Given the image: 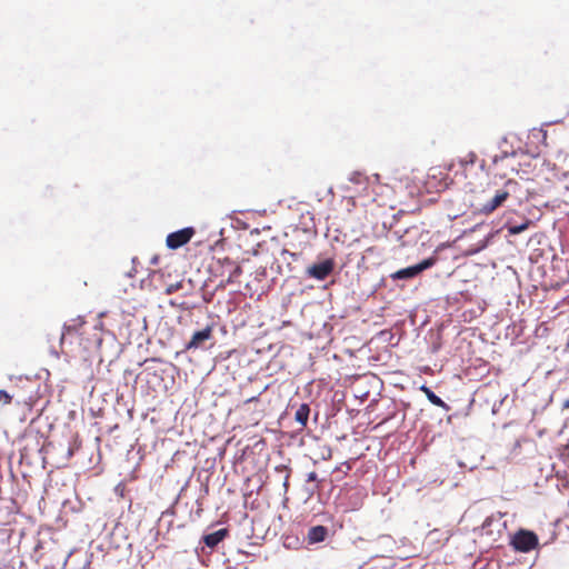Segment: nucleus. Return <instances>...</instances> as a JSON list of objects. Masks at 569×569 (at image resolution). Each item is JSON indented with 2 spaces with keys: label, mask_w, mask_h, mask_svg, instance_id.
Returning a JSON list of instances; mask_svg holds the SVG:
<instances>
[{
  "label": "nucleus",
  "mask_w": 569,
  "mask_h": 569,
  "mask_svg": "<svg viewBox=\"0 0 569 569\" xmlns=\"http://www.w3.org/2000/svg\"><path fill=\"white\" fill-rule=\"evenodd\" d=\"M157 283H158V284H166V283H168V282L166 281V277H164V278H162L161 280H157Z\"/></svg>",
  "instance_id": "obj_22"
},
{
  "label": "nucleus",
  "mask_w": 569,
  "mask_h": 569,
  "mask_svg": "<svg viewBox=\"0 0 569 569\" xmlns=\"http://www.w3.org/2000/svg\"><path fill=\"white\" fill-rule=\"evenodd\" d=\"M310 413V408L307 403H302L295 413V419L297 422H299L302 427H305L308 422Z\"/></svg>",
  "instance_id": "obj_11"
},
{
  "label": "nucleus",
  "mask_w": 569,
  "mask_h": 569,
  "mask_svg": "<svg viewBox=\"0 0 569 569\" xmlns=\"http://www.w3.org/2000/svg\"><path fill=\"white\" fill-rule=\"evenodd\" d=\"M213 339V325H209L202 330L196 331L189 342L186 345V350H197L204 348L206 342Z\"/></svg>",
  "instance_id": "obj_5"
},
{
  "label": "nucleus",
  "mask_w": 569,
  "mask_h": 569,
  "mask_svg": "<svg viewBox=\"0 0 569 569\" xmlns=\"http://www.w3.org/2000/svg\"><path fill=\"white\" fill-rule=\"evenodd\" d=\"M475 159H476V154L475 153H470L469 160H470L471 163L475 162Z\"/></svg>",
  "instance_id": "obj_23"
},
{
  "label": "nucleus",
  "mask_w": 569,
  "mask_h": 569,
  "mask_svg": "<svg viewBox=\"0 0 569 569\" xmlns=\"http://www.w3.org/2000/svg\"><path fill=\"white\" fill-rule=\"evenodd\" d=\"M360 179H361V174L360 173H355L352 177H351V181H355V182H360Z\"/></svg>",
  "instance_id": "obj_19"
},
{
  "label": "nucleus",
  "mask_w": 569,
  "mask_h": 569,
  "mask_svg": "<svg viewBox=\"0 0 569 569\" xmlns=\"http://www.w3.org/2000/svg\"><path fill=\"white\" fill-rule=\"evenodd\" d=\"M71 322L72 323H67L63 326V332L60 338V343H61V348H62L63 352H66L63 350V346L66 343L67 335H70L72 332H78L79 329L84 325V321L82 320V318L73 319Z\"/></svg>",
  "instance_id": "obj_9"
},
{
  "label": "nucleus",
  "mask_w": 569,
  "mask_h": 569,
  "mask_svg": "<svg viewBox=\"0 0 569 569\" xmlns=\"http://www.w3.org/2000/svg\"><path fill=\"white\" fill-rule=\"evenodd\" d=\"M224 262H226V263H228V264H230V266H232V264H233V263H232L228 258H226V259H224Z\"/></svg>",
  "instance_id": "obj_24"
},
{
  "label": "nucleus",
  "mask_w": 569,
  "mask_h": 569,
  "mask_svg": "<svg viewBox=\"0 0 569 569\" xmlns=\"http://www.w3.org/2000/svg\"><path fill=\"white\" fill-rule=\"evenodd\" d=\"M562 409H566L568 410L569 409V398L567 400L563 401L562 403Z\"/></svg>",
  "instance_id": "obj_20"
},
{
  "label": "nucleus",
  "mask_w": 569,
  "mask_h": 569,
  "mask_svg": "<svg viewBox=\"0 0 569 569\" xmlns=\"http://www.w3.org/2000/svg\"><path fill=\"white\" fill-rule=\"evenodd\" d=\"M166 274L162 270L152 271L149 273V286L160 292H164L166 295H171L173 292H177L179 289H181L182 284L181 282H174V283H166V284H158L157 280H161L164 278Z\"/></svg>",
  "instance_id": "obj_6"
},
{
  "label": "nucleus",
  "mask_w": 569,
  "mask_h": 569,
  "mask_svg": "<svg viewBox=\"0 0 569 569\" xmlns=\"http://www.w3.org/2000/svg\"><path fill=\"white\" fill-rule=\"evenodd\" d=\"M307 481H308V482H315V481H317L318 483H320V482H321V481L318 479V476H317V473H316L315 471H311V472H309V473H308V476H307Z\"/></svg>",
  "instance_id": "obj_18"
},
{
  "label": "nucleus",
  "mask_w": 569,
  "mask_h": 569,
  "mask_svg": "<svg viewBox=\"0 0 569 569\" xmlns=\"http://www.w3.org/2000/svg\"><path fill=\"white\" fill-rule=\"evenodd\" d=\"M228 529L222 528L214 532L203 536L202 540L207 547L214 548L228 536Z\"/></svg>",
  "instance_id": "obj_8"
},
{
  "label": "nucleus",
  "mask_w": 569,
  "mask_h": 569,
  "mask_svg": "<svg viewBox=\"0 0 569 569\" xmlns=\"http://www.w3.org/2000/svg\"><path fill=\"white\" fill-rule=\"evenodd\" d=\"M512 546L518 551L528 552L538 546V537L531 531L519 530L513 536Z\"/></svg>",
  "instance_id": "obj_2"
},
{
  "label": "nucleus",
  "mask_w": 569,
  "mask_h": 569,
  "mask_svg": "<svg viewBox=\"0 0 569 569\" xmlns=\"http://www.w3.org/2000/svg\"><path fill=\"white\" fill-rule=\"evenodd\" d=\"M437 262L436 257H430L428 259L422 260L420 263L416 266H411L408 268H403L398 270L392 274L393 279H409L418 276L420 272H422L426 269L431 268Z\"/></svg>",
  "instance_id": "obj_3"
},
{
  "label": "nucleus",
  "mask_w": 569,
  "mask_h": 569,
  "mask_svg": "<svg viewBox=\"0 0 569 569\" xmlns=\"http://www.w3.org/2000/svg\"><path fill=\"white\" fill-rule=\"evenodd\" d=\"M341 467H345V470H343L345 475H347L351 470V465L348 461H346V462L341 463L340 466L336 467L335 471H340Z\"/></svg>",
  "instance_id": "obj_17"
},
{
  "label": "nucleus",
  "mask_w": 569,
  "mask_h": 569,
  "mask_svg": "<svg viewBox=\"0 0 569 569\" xmlns=\"http://www.w3.org/2000/svg\"><path fill=\"white\" fill-rule=\"evenodd\" d=\"M12 397L13 396L9 395L6 390H0V402L3 405H9L12 400Z\"/></svg>",
  "instance_id": "obj_15"
},
{
  "label": "nucleus",
  "mask_w": 569,
  "mask_h": 569,
  "mask_svg": "<svg viewBox=\"0 0 569 569\" xmlns=\"http://www.w3.org/2000/svg\"><path fill=\"white\" fill-rule=\"evenodd\" d=\"M421 390L425 392L426 397L432 405L440 408H448L446 402L440 397H438L430 388L422 386Z\"/></svg>",
  "instance_id": "obj_12"
},
{
  "label": "nucleus",
  "mask_w": 569,
  "mask_h": 569,
  "mask_svg": "<svg viewBox=\"0 0 569 569\" xmlns=\"http://www.w3.org/2000/svg\"><path fill=\"white\" fill-rule=\"evenodd\" d=\"M194 234L192 227H187L167 236L166 243L170 249H178L188 243Z\"/></svg>",
  "instance_id": "obj_4"
},
{
  "label": "nucleus",
  "mask_w": 569,
  "mask_h": 569,
  "mask_svg": "<svg viewBox=\"0 0 569 569\" xmlns=\"http://www.w3.org/2000/svg\"><path fill=\"white\" fill-rule=\"evenodd\" d=\"M283 486H284L286 488L288 487V477L286 478V481H284Z\"/></svg>",
  "instance_id": "obj_25"
},
{
  "label": "nucleus",
  "mask_w": 569,
  "mask_h": 569,
  "mask_svg": "<svg viewBox=\"0 0 569 569\" xmlns=\"http://www.w3.org/2000/svg\"><path fill=\"white\" fill-rule=\"evenodd\" d=\"M510 197V192L507 189H499L495 196L487 202L475 208V212L478 214L489 216L498 208H500L507 199Z\"/></svg>",
  "instance_id": "obj_1"
},
{
  "label": "nucleus",
  "mask_w": 569,
  "mask_h": 569,
  "mask_svg": "<svg viewBox=\"0 0 569 569\" xmlns=\"http://www.w3.org/2000/svg\"><path fill=\"white\" fill-rule=\"evenodd\" d=\"M321 459L330 460L332 458V449L330 446H323L320 453Z\"/></svg>",
  "instance_id": "obj_14"
},
{
  "label": "nucleus",
  "mask_w": 569,
  "mask_h": 569,
  "mask_svg": "<svg viewBox=\"0 0 569 569\" xmlns=\"http://www.w3.org/2000/svg\"><path fill=\"white\" fill-rule=\"evenodd\" d=\"M335 269V261L332 259H326L319 263H313L307 269L309 277L317 280H325Z\"/></svg>",
  "instance_id": "obj_7"
},
{
  "label": "nucleus",
  "mask_w": 569,
  "mask_h": 569,
  "mask_svg": "<svg viewBox=\"0 0 569 569\" xmlns=\"http://www.w3.org/2000/svg\"><path fill=\"white\" fill-rule=\"evenodd\" d=\"M328 530L323 526H315L309 529L308 540L310 543L321 542L326 539Z\"/></svg>",
  "instance_id": "obj_10"
},
{
  "label": "nucleus",
  "mask_w": 569,
  "mask_h": 569,
  "mask_svg": "<svg viewBox=\"0 0 569 569\" xmlns=\"http://www.w3.org/2000/svg\"><path fill=\"white\" fill-rule=\"evenodd\" d=\"M241 273H242V268L239 264H234L232 267V269L230 270L229 276L222 286L224 287L226 284L238 282V278L241 276Z\"/></svg>",
  "instance_id": "obj_13"
},
{
  "label": "nucleus",
  "mask_w": 569,
  "mask_h": 569,
  "mask_svg": "<svg viewBox=\"0 0 569 569\" xmlns=\"http://www.w3.org/2000/svg\"><path fill=\"white\" fill-rule=\"evenodd\" d=\"M512 183L511 180H508L507 183H506V187L510 186Z\"/></svg>",
  "instance_id": "obj_26"
},
{
  "label": "nucleus",
  "mask_w": 569,
  "mask_h": 569,
  "mask_svg": "<svg viewBox=\"0 0 569 569\" xmlns=\"http://www.w3.org/2000/svg\"><path fill=\"white\" fill-rule=\"evenodd\" d=\"M493 162H495V163H497V162H498V157H495Z\"/></svg>",
  "instance_id": "obj_28"
},
{
  "label": "nucleus",
  "mask_w": 569,
  "mask_h": 569,
  "mask_svg": "<svg viewBox=\"0 0 569 569\" xmlns=\"http://www.w3.org/2000/svg\"><path fill=\"white\" fill-rule=\"evenodd\" d=\"M258 399H259V397H258V396H257V397H251V398H249L246 402L248 403V402L258 401Z\"/></svg>",
  "instance_id": "obj_21"
},
{
  "label": "nucleus",
  "mask_w": 569,
  "mask_h": 569,
  "mask_svg": "<svg viewBox=\"0 0 569 569\" xmlns=\"http://www.w3.org/2000/svg\"><path fill=\"white\" fill-rule=\"evenodd\" d=\"M526 229H527V223L521 224V226H515V227H511V228L509 229V232H510L511 234H518V233L522 232V231H523V230H526Z\"/></svg>",
  "instance_id": "obj_16"
},
{
  "label": "nucleus",
  "mask_w": 569,
  "mask_h": 569,
  "mask_svg": "<svg viewBox=\"0 0 569 569\" xmlns=\"http://www.w3.org/2000/svg\"><path fill=\"white\" fill-rule=\"evenodd\" d=\"M488 523H489V519H486V521L483 522V526H486Z\"/></svg>",
  "instance_id": "obj_27"
}]
</instances>
